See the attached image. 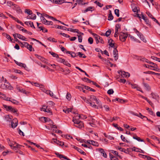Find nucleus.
<instances>
[{
    "label": "nucleus",
    "mask_w": 160,
    "mask_h": 160,
    "mask_svg": "<svg viewBox=\"0 0 160 160\" xmlns=\"http://www.w3.org/2000/svg\"><path fill=\"white\" fill-rule=\"evenodd\" d=\"M3 106L7 111L13 112L17 116L19 114L18 113V110L17 109L13 108L11 106H8L5 104H3Z\"/></svg>",
    "instance_id": "obj_1"
},
{
    "label": "nucleus",
    "mask_w": 160,
    "mask_h": 160,
    "mask_svg": "<svg viewBox=\"0 0 160 160\" xmlns=\"http://www.w3.org/2000/svg\"><path fill=\"white\" fill-rule=\"evenodd\" d=\"M128 36L127 33L121 32L119 34L120 40L123 42H125Z\"/></svg>",
    "instance_id": "obj_2"
},
{
    "label": "nucleus",
    "mask_w": 160,
    "mask_h": 160,
    "mask_svg": "<svg viewBox=\"0 0 160 160\" xmlns=\"http://www.w3.org/2000/svg\"><path fill=\"white\" fill-rule=\"evenodd\" d=\"M20 43L28 49L30 51H34V48H32V45L29 44L28 42H20Z\"/></svg>",
    "instance_id": "obj_3"
},
{
    "label": "nucleus",
    "mask_w": 160,
    "mask_h": 160,
    "mask_svg": "<svg viewBox=\"0 0 160 160\" xmlns=\"http://www.w3.org/2000/svg\"><path fill=\"white\" fill-rule=\"evenodd\" d=\"M0 88L3 89H9L12 90V87L11 86L10 83H7V84L2 83L0 86Z\"/></svg>",
    "instance_id": "obj_4"
},
{
    "label": "nucleus",
    "mask_w": 160,
    "mask_h": 160,
    "mask_svg": "<svg viewBox=\"0 0 160 160\" xmlns=\"http://www.w3.org/2000/svg\"><path fill=\"white\" fill-rule=\"evenodd\" d=\"M18 124V121L17 118H15L11 122V126L12 128H16Z\"/></svg>",
    "instance_id": "obj_5"
},
{
    "label": "nucleus",
    "mask_w": 160,
    "mask_h": 160,
    "mask_svg": "<svg viewBox=\"0 0 160 160\" xmlns=\"http://www.w3.org/2000/svg\"><path fill=\"white\" fill-rule=\"evenodd\" d=\"M52 2L53 3H55L56 4H61L63 3H72V2H62V0H52Z\"/></svg>",
    "instance_id": "obj_6"
},
{
    "label": "nucleus",
    "mask_w": 160,
    "mask_h": 160,
    "mask_svg": "<svg viewBox=\"0 0 160 160\" xmlns=\"http://www.w3.org/2000/svg\"><path fill=\"white\" fill-rule=\"evenodd\" d=\"M55 154L57 157H59L60 159H62V158L66 159L67 160H71L69 158H67V157L63 155L62 154H59V153L55 152Z\"/></svg>",
    "instance_id": "obj_7"
},
{
    "label": "nucleus",
    "mask_w": 160,
    "mask_h": 160,
    "mask_svg": "<svg viewBox=\"0 0 160 160\" xmlns=\"http://www.w3.org/2000/svg\"><path fill=\"white\" fill-rule=\"evenodd\" d=\"M67 30L68 31H70L71 32H76L77 33H78L79 34H82V35L83 34V33L81 32H79V30L77 29H72V28H68L67 29Z\"/></svg>",
    "instance_id": "obj_8"
},
{
    "label": "nucleus",
    "mask_w": 160,
    "mask_h": 160,
    "mask_svg": "<svg viewBox=\"0 0 160 160\" xmlns=\"http://www.w3.org/2000/svg\"><path fill=\"white\" fill-rule=\"evenodd\" d=\"M151 95L153 99L156 100H158L159 98V96L157 93L155 92H152L151 94Z\"/></svg>",
    "instance_id": "obj_9"
},
{
    "label": "nucleus",
    "mask_w": 160,
    "mask_h": 160,
    "mask_svg": "<svg viewBox=\"0 0 160 160\" xmlns=\"http://www.w3.org/2000/svg\"><path fill=\"white\" fill-rule=\"evenodd\" d=\"M14 61L16 64L18 65L19 66L21 67H22L24 68L25 69H26V68H27L26 65L25 64L22 63L20 62H18L15 60H14Z\"/></svg>",
    "instance_id": "obj_10"
},
{
    "label": "nucleus",
    "mask_w": 160,
    "mask_h": 160,
    "mask_svg": "<svg viewBox=\"0 0 160 160\" xmlns=\"http://www.w3.org/2000/svg\"><path fill=\"white\" fill-rule=\"evenodd\" d=\"M5 120L7 122L12 121V117L11 116L10 117L9 115H6L4 116Z\"/></svg>",
    "instance_id": "obj_11"
},
{
    "label": "nucleus",
    "mask_w": 160,
    "mask_h": 160,
    "mask_svg": "<svg viewBox=\"0 0 160 160\" xmlns=\"http://www.w3.org/2000/svg\"><path fill=\"white\" fill-rule=\"evenodd\" d=\"M99 151L102 155L103 156V157L105 158H107V154L105 153V152L104 151L103 149L102 148H99Z\"/></svg>",
    "instance_id": "obj_12"
},
{
    "label": "nucleus",
    "mask_w": 160,
    "mask_h": 160,
    "mask_svg": "<svg viewBox=\"0 0 160 160\" xmlns=\"http://www.w3.org/2000/svg\"><path fill=\"white\" fill-rule=\"evenodd\" d=\"M54 142H56L58 145L60 146H62L64 145V142L58 140L57 139H52Z\"/></svg>",
    "instance_id": "obj_13"
},
{
    "label": "nucleus",
    "mask_w": 160,
    "mask_h": 160,
    "mask_svg": "<svg viewBox=\"0 0 160 160\" xmlns=\"http://www.w3.org/2000/svg\"><path fill=\"white\" fill-rule=\"evenodd\" d=\"M35 56L38 59H40L41 61L44 63H46V60L44 58L42 57L41 56H39L37 54H36Z\"/></svg>",
    "instance_id": "obj_14"
},
{
    "label": "nucleus",
    "mask_w": 160,
    "mask_h": 160,
    "mask_svg": "<svg viewBox=\"0 0 160 160\" xmlns=\"http://www.w3.org/2000/svg\"><path fill=\"white\" fill-rule=\"evenodd\" d=\"M143 84L147 90L148 91H150L151 89V87L148 84L143 82Z\"/></svg>",
    "instance_id": "obj_15"
},
{
    "label": "nucleus",
    "mask_w": 160,
    "mask_h": 160,
    "mask_svg": "<svg viewBox=\"0 0 160 160\" xmlns=\"http://www.w3.org/2000/svg\"><path fill=\"white\" fill-rule=\"evenodd\" d=\"M24 23L25 24H26L27 25H30V27L32 28H35L34 27L32 22L26 21V22H25Z\"/></svg>",
    "instance_id": "obj_16"
},
{
    "label": "nucleus",
    "mask_w": 160,
    "mask_h": 160,
    "mask_svg": "<svg viewBox=\"0 0 160 160\" xmlns=\"http://www.w3.org/2000/svg\"><path fill=\"white\" fill-rule=\"evenodd\" d=\"M66 53L70 54V55H71V57L73 58H74L76 56V54L74 52L66 51Z\"/></svg>",
    "instance_id": "obj_17"
},
{
    "label": "nucleus",
    "mask_w": 160,
    "mask_h": 160,
    "mask_svg": "<svg viewBox=\"0 0 160 160\" xmlns=\"http://www.w3.org/2000/svg\"><path fill=\"white\" fill-rule=\"evenodd\" d=\"M45 92L47 94H49L50 96L54 98V96H53V93L50 90H46Z\"/></svg>",
    "instance_id": "obj_18"
},
{
    "label": "nucleus",
    "mask_w": 160,
    "mask_h": 160,
    "mask_svg": "<svg viewBox=\"0 0 160 160\" xmlns=\"http://www.w3.org/2000/svg\"><path fill=\"white\" fill-rule=\"evenodd\" d=\"M74 126L78 127L79 128H81L83 127V123L82 122H80L79 123L76 125H74Z\"/></svg>",
    "instance_id": "obj_19"
},
{
    "label": "nucleus",
    "mask_w": 160,
    "mask_h": 160,
    "mask_svg": "<svg viewBox=\"0 0 160 160\" xmlns=\"http://www.w3.org/2000/svg\"><path fill=\"white\" fill-rule=\"evenodd\" d=\"M146 109L148 111V112L151 115L154 116H155V113L151 109H150L148 108H147Z\"/></svg>",
    "instance_id": "obj_20"
},
{
    "label": "nucleus",
    "mask_w": 160,
    "mask_h": 160,
    "mask_svg": "<svg viewBox=\"0 0 160 160\" xmlns=\"http://www.w3.org/2000/svg\"><path fill=\"white\" fill-rule=\"evenodd\" d=\"M143 73L145 74H149L157 75L158 73H157L151 71H148L147 72H143Z\"/></svg>",
    "instance_id": "obj_21"
},
{
    "label": "nucleus",
    "mask_w": 160,
    "mask_h": 160,
    "mask_svg": "<svg viewBox=\"0 0 160 160\" xmlns=\"http://www.w3.org/2000/svg\"><path fill=\"white\" fill-rule=\"evenodd\" d=\"M72 108H68L66 110L63 109V111L66 113H68L70 112H72Z\"/></svg>",
    "instance_id": "obj_22"
},
{
    "label": "nucleus",
    "mask_w": 160,
    "mask_h": 160,
    "mask_svg": "<svg viewBox=\"0 0 160 160\" xmlns=\"http://www.w3.org/2000/svg\"><path fill=\"white\" fill-rule=\"evenodd\" d=\"M121 25L119 24H117L115 25V32H118L119 31V29H120Z\"/></svg>",
    "instance_id": "obj_23"
},
{
    "label": "nucleus",
    "mask_w": 160,
    "mask_h": 160,
    "mask_svg": "<svg viewBox=\"0 0 160 160\" xmlns=\"http://www.w3.org/2000/svg\"><path fill=\"white\" fill-rule=\"evenodd\" d=\"M41 118L43 119V120H44L45 122H48L51 121L53 123L52 121L49 118L45 117H42V118Z\"/></svg>",
    "instance_id": "obj_24"
},
{
    "label": "nucleus",
    "mask_w": 160,
    "mask_h": 160,
    "mask_svg": "<svg viewBox=\"0 0 160 160\" xmlns=\"http://www.w3.org/2000/svg\"><path fill=\"white\" fill-rule=\"evenodd\" d=\"M90 143L92 145L95 146H98L99 145V144L97 142L93 140H91V141Z\"/></svg>",
    "instance_id": "obj_25"
},
{
    "label": "nucleus",
    "mask_w": 160,
    "mask_h": 160,
    "mask_svg": "<svg viewBox=\"0 0 160 160\" xmlns=\"http://www.w3.org/2000/svg\"><path fill=\"white\" fill-rule=\"evenodd\" d=\"M50 42H57V40L54 38L49 37L47 39Z\"/></svg>",
    "instance_id": "obj_26"
},
{
    "label": "nucleus",
    "mask_w": 160,
    "mask_h": 160,
    "mask_svg": "<svg viewBox=\"0 0 160 160\" xmlns=\"http://www.w3.org/2000/svg\"><path fill=\"white\" fill-rule=\"evenodd\" d=\"M84 0H76V2L78 4H81L82 5H85V3H84L83 2Z\"/></svg>",
    "instance_id": "obj_27"
},
{
    "label": "nucleus",
    "mask_w": 160,
    "mask_h": 160,
    "mask_svg": "<svg viewBox=\"0 0 160 160\" xmlns=\"http://www.w3.org/2000/svg\"><path fill=\"white\" fill-rule=\"evenodd\" d=\"M2 95L3 96L2 98L4 100L9 101H10V98L6 97L5 95L4 94H2Z\"/></svg>",
    "instance_id": "obj_28"
},
{
    "label": "nucleus",
    "mask_w": 160,
    "mask_h": 160,
    "mask_svg": "<svg viewBox=\"0 0 160 160\" xmlns=\"http://www.w3.org/2000/svg\"><path fill=\"white\" fill-rule=\"evenodd\" d=\"M139 37L140 38V39L142 41L144 42H147L145 38L144 37L143 35L142 34L140 35Z\"/></svg>",
    "instance_id": "obj_29"
},
{
    "label": "nucleus",
    "mask_w": 160,
    "mask_h": 160,
    "mask_svg": "<svg viewBox=\"0 0 160 160\" xmlns=\"http://www.w3.org/2000/svg\"><path fill=\"white\" fill-rule=\"evenodd\" d=\"M133 138L134 139L137 140L138 141L140 142H144V140L143 139H141L140 138L137 136H133Z\"/></svg>",
    "instance_id": "obj_30"
},
{
    "label": "nucleus",
    "mask_w": 160,
    "mask_h": 160,
    "mask_svg": "<svg viewBox=\"0 0 160 160\" xmlns=\"http://www.w3.org/2000/svg\"><path fill=\"white\" fill-rule=\"evenodd\" d=\"M57 28H58V29H62L64 30H66L67 29V28H66V27H65L64 26H59V25L58 26Z\"/></svg>",
    "instance_id": "obj_31"
},
{
    "label": "nucleus",
    "mask_w": 160,
    "mask_h": 160,
    "mask_svg": "<svg viewBox=\"0 0 160 160\" xmlns=\"http://www.w3.org/2000/svg\"><path fill=\"white\" fill-rule=\"evenodd\" d=\"M111 152L115 155H116L119 158H122L121 156H119L118 155V152L117 151L113 150H111Z\"/></svg>",
    "instance_id": "obj_32"
},
{
    "label": "nucleus",
    "mask_w": 160,
    "mask_h": 160,
    "mask_svg": "<svg viewBox=\"0 0 160 160\" xmlns=\"http://www.w3.org/2000/svg\"><path fill=\"white\" fill-rule=\"evenodd\" d=\"M49 53H50L51 55H52L54 57H55L56 58H59L58 55L57 54L54 52L50 51L49 52Z\"/></svg>",
    "instance_id": "obj_33"
},
{
    "label": "nucleus",
    "mask_w": 160,
    "mask_h": 160,
    "mask_svg": "<svg viewBox=\"0 0 160 160\" xmlns=\"http://www.w3.org/2000/svg\"><path fill=\"white\" fill-rule=\"evenodd\" d=\"M13 19L17 22L18 23L20 24L22 26H23V23L22 22L19 21L18 18L14 17Z\"/></svg>",
    "instance_id": "obj_34"
},
{
    "label": "nucleus",
    "mask_w": 160,
    "mask_h": 160,
    "mask_svg": "<svg viewBox=\"0 0 160 160\" xmlns=\"http://www.w3.org/2000/svg\"><path fill=\"white\" fill-rule=\"evenodd\" d=\"M118 73L122 76L123 77H125V72L124 71H118Z\"/></svg>",
    "instance_id": "obj_35"
},
{
    "label": "nucleus",
    "mask_w": 160,
    "mask_h": 160,
    "mask_svg": "<svg viewBox=\"0 0 160 160\" xmlns=\"http://www.w3.org/2000/svg\"><path fill=\"white\" fill-rule=\"evenodd\" d=\"M93 8V7H89L88 8H87L84 11V13H86V12L89 11H91L92 12V10H91V9H92Z\"/></svg>",
    "instance_id": "obj_36"
},
{
    "label": "nucleus",
    "mask_w": 160,
    "mask_h": 160,
    "mask_svg": "<svg viewBox=\"0 0 160 160\" xmlns=\"http://www.w3.org/2000/svg\"><path fill=\"white\" fill-rule=\"evenodd\" d=\"M10 101L15 104H18L19 103V102L18 101L13 99L10 98Z\"/></svg>",
    "instance_id": "obj_37"
},
{
    "label": "nucleus",
    "mask_w": 160,
    "mask_h": 160,
    "mask_svg": "<svg viewBox=\"0 0 160 160\" xmlns=\"http://www.w3.org/2000/svg\"><path fill=\"white\" fill-rule=\"evenodd\" d=\"M25 12L30 15L32 14V11L29 9H26Z\"/></svg>",
    "instance_id": "obj_38"
},
{
    "label": "nucleus",
    "mask_w": 160,
    "mask_h": 160,
    "mask_svg": "<svg viewBox=\"0 0 160 160\" xmlns=\"http://www.w3.org/2000/svg\"><path fill=\"white\" fill-rule=\"evenodd\" d=\"M110 157L111 160H118V159L115 156H113L110 153Z\"/></svg>",
    "instance_id": "obj_39"
},
{
    "label": "nucleus",
    "mask_w": 160,
    "mask_h": 160,
    "mask_svg": "<svg viewBox=\"0 0 160 160\" xmlns=\"http://www.w3.org/2000/svg\"><path fill=\"white\" fill-rule=\"evenodd\" d=\"M16 145L15 146L13 147L12 148V149H13V150H14L15 151L16 150V148H20V147L21 146V145L18 144V143H16Z\"/></svg>",
    "instance_id": "obj_40"
},
{
    "label": "nucleus",
    "mask_w": 160,
    "mask_h": 160,
    "mask_svg": "<svg viewBox=\"0 0 160 160\" xmlns=\"http://www.w3.org/2000/svg\"><path fill=\"white\" fill-rule=\"evenodd\" d=\"M82 79L83 81H85L86 82H88L89 83H90L91 82V81L90 80L87 78H82Z\"/></svg>",
    "instance_id": "obj_41"
},
{
    "label": "nucleus",
    "mask_w": 160,
    "mask_h": 160,
    "mask_svg": "<svg viewBox=\"0 0 160 160\" xmlns=\"http://www.w3.org/2000/svg\"><path fill=\"white\" fill-rule=\"evenodd\" d=\"M121 138L123 141L126 142L127 143L129 142L125 139V137L122 135H121Z\"/></svg>",
    "instance_id": "obj_42"
},
{
    "label": "nucleus",
    "mask_w": 160,
    "mask_h": 160,
    "mask_svg": "<svg viewBox=\"0 0 160 160\" xmlns=\"http://www.w3.org/2000/svg\"><path fill=\"white\" fill-rule=\"evenodd\" d=\"M114 12L115 14L118 17H119V10L118 9H115Z\"/></svg>",
    "instance_id": "obj_43"
},
{
    "label": "nucleus",
    "mask_w": 160,
    "mask_h": 160,
    "mask_svg": "<svg viewBox=\"0 0 160 160\" xmlns=\"http://www.w3.org/2000/svg\"><path fill=\"white\" fill-rule=\"evenodd\" d=\"M94 3L101 8L103 6V5L101 3H100L99 2H98L97 1L94 2Z\"/></svg>",
    "instance_id": "obj_44"
},
{
    "label": "nucleus",
    "mask_w": 160,
    "mask_h": 160,
    "mask_svg": "<svg viewBox=\"0 0 160 160\" xmlns=\"http://www.w3.org/2000/svg\"><path fill=\"white\" fill-rule=\"evenodd\" d=\"M77 151L81 154H82L83 155H86V153L82 150L80 148H78Z\"/></svg>",
    "instance_id": "obj_45"
},
{
    "label": "nucleus",
    "mask_w": 160,
    "mask_h": 160,
    "mask_svg": "<svg viewBox=\"0 0 160 160\" xmlns=\"http://www.w3.org/2000/svg\"><path fill=\"white\" fill-rule=\"evenodd\" d=\"M71 96L70 93H68L66 95V98L69 101L70 100L71 98Z\"/></svg>",
    "instance_id": "obj_46"
},
{
    "label": "nucleus",
    "mask_w": 160,
    "mask_h": 160,
    "mask_svg": "<svg viewBox=\"0 0 160 160\" xmlns=\"http://www.w3.org/2000/svg\"><path fill=\"white\" fill-rule=\"evenodd\" d=\"M6 37L8 40H9L10 41L12 42V39L9 35L6 34Z\"/></svg>",
    "instance_id": "obj_47"
},
{
    "label": "nucleus",
    "mask_w": 160,
    "mask_h": 160,
    "mask_svg": "<svg viewBox=\"0 0 160 160\" xmlns=\"http://www.w3.org/2000/svg\"><path fill=\"white\" fill-rule=\"evenodd\" d=\"M148 63L151 64L153 65V66H152V67H153L154 68H156V67L157 66V64L154 63L153 62H150V61H149L148 60Z\"/></svg>",
    "instance_id": "obj_48"
},
{
    "label": "nucleus",
    "mask_w": 160,
    "mask_h": 160,
    "mask_svg": "<svg viewBox=\"0 0 160 160\" xmlns=\"http://www.w3.org/2000/svg\"><path fill=\"white\" fill-rule=\"evenodd\" d=\"M88 41L90 44H92L93 42V40L92 38L89 37L88 39Z\"/></svg>",
    "instance_id": "obj_49"
},
{
    "label": "nucleus",
    "mask_w": 160,
    "mask_h": 160,
    "mask_svg": "<svg viewBox=\"0 0 160 160\" xmlns=\"http://www.w3.org/2000/svg\"><path fill=\"white\" fill-rule=\"evenodd\" d=\"M14 72L15 73H19L21 75L23 74V73L18 70H15Z\"/></svg>",
    "instance_id": "obj_50"
},
{
    "label": "nucleus",
    "mask_w": 160,
    "mask_h": 160,
    "mask_svg": "<svg viewBox=\"0 0 160 160\" xmlns=\"http://www.w3.org/2000/svg\"><path fill=\"white\" fill-rule=\"evenodd\" d=\"M30 15H31V19L35 20L36 19V16L35 14H32H32H30Z\"/></svg>",
    "instance_id": "obj_51"
},
{
    "label": "nucleus",
    "mask_w": 160,
    "mask_h": 160,
    "mask_svg": "<svg viewBox=\"0 0 160 160\" xmlns=\"http://www.w3.org/2000/svg\"><path fill=\"white\" fill-rule=\"evenodd\" d=\"M114 92V91L112 89H110L107 91V93L109 94H112Z\"/></svg>",
    "instance_id": "obj_52"
},
{
    "label": "nucleus",
    "mask_w": 160,
    "mask_h": 160,
    "mask_svg": "<svg viewBox=\"0 0 160 160\" xmlns=\"http://www.w3.org/2000/svg\"><path fill=\"white\" fill-rule=\"evenodd\" d=\"M113 16H112V14H111V15H109L108 19V20L111 21L113 19Z\"/></svg>",
    "instance_id": "obj_53"
},
{
    "label": "nucleus",
    "mask_w": 160,
    "mask_h": 160,
    "mask_svg": "<svg viewBox=\"0 0 160 160\" xmlns=\"http://www.w3.org/2000/svg\"><path fill=\"white\" fill-rule=\"evenodd\" d=\"M111 31L110 30H108L106 31L105 33V36L107 37H108L111 33Z\"/></svg>",
    "instance_id": "obj_54"
},
{
    "label": "nucleus",
    "mask_w": 160,
    "mask_h": 160,
    "mask_svg": "<svg viewBox=\"0 0 160 160\" xmlns=\"http://www.w3.org/2000/svg\"><path fill=\"white\" fill-rule=\"evenodd\" d=\"M91 101H95L96 99H97L96 97L94 95H92L90 96Z\"/></svg>",
    "instance_id": "obj_55"
},
{
    "label": "nucleus",
    "mask_w": 160,
    "mask_h": 160,
    "mask_svg": "<svg viewBox=\"0 0 160 160\" xmlns=\"http://www.w3.org/2000/svg\"><path fill=\"white\" fill-rule=\"evenodd\" d=\"M139 148H136L135 147H134L132 148V151H134L135 152H139Z\"/></svg>",
    "instance_id": "obj_56"
},
{
    "label": "nucleus",
    "mask_w": 160,
    "mask_h": 160,
    "mask_svg": "<svg viewBox=\"0 0 160 160\" xmlns=\"http://www.w3.org/2000/svg\"><path fill=\"white\" fill-rule=\"evenodd\" d=\"M59 47L61 48V50L62 52H65L66 53V51H67V50H66V49L64 47H62L61 45H59Z\"/></svg>",
    "instance_id": "obj_57"
},
{
    "label": "nucleus",
    "mask_w": 160,
    "mask_h": 160,
    "mask_svg": "<svg viewBox=\"0 0 160 160\" xmlns=\"http://www.w3.org/2000/svg\"><path fill=\"white\" fill-rule=\"evenodd\" d=\"M17 37L18 38L22 40V39H23V38H24V37L22 35L19 34H17Z\"/></svg>",
    "instance_id": "obj_58"
},
{
    "label": "nucleus",
    "mask_w": 160,
    "mask_h": 160,
    "mask_svg": "<svg viewBox=\"0 0 160 160\" xmlns=\"http://www.w3.org/2000/svg\"><path fill=\"white\" fill-rule=\"evenodd\" d=\"M72 121L74 123V125H75V124H78V123H79L80 122H80L78 120H77V119H73L72 120Z\"/></svg>",
    "instance_id": "obj_59"
},
{
    "label": "nucleus",
    "mask_w": 160,
    "mask_h": 160,
    "mask_svg": "<svg viewBox=\"0 0 160 160\" xmlns=\"http://www.w3.org/2000/svg\"><path fill=\"white\" fill-rule=\"evenodd\" d=\"M128 38H130L131 40L134 41H135V40H136V38H135L133 36L130 35V34L128 35Z\"/></svg>",
    "instance_id": "obj_60"
},
{
    "label": "nucleus",
    "mask_w": 160,
    "mask_h": 160,
    "mask_svg": "<svg viewBox=\"0 0 160 160\" xmlns=\"http://www.w3.org/2000/svg\"><path fill=\"white\" fill-rule=\"evenodd\" d=\"M78 42H82V37L81 35H78Z\"/></svg>",
    "instance_id": "obj_61"
},
{
    "label": "nucleus",
    "mask_w": 160,
    "mask_h": 160,
    "mask_svg": "<svg viewBox=\"0 0 160 160\" xmlns=\"http://www.w3.org/2000/svg\"><path fill=\"white\" fill-rule=\"evenodd\" d=\"M20 29L22 31L24 32H26V33L28 32V31L27 30L25 29H24L22 27H21L20 26Z\"/></svg>",
    "instance_id": "obj_62"
},
{
    "label": "nucleus",
    "mask_w": 160,
    "mask_h": 160,
    "mask_svg": "<svg viewBox=\"0 0 160 160\" xmlns=\"http://www.w3.org/2000/svg\"><path fill=\"white\" fill-rule=\"evenodd\" d=\"M60 34L62 35L64 37H65L69 38L70 37V36L69 35L67 34H65V33H60Z\"/></svg>",
    "instance_id": "obj_63"
},
{
    "label": "nucleus",
    "mask_w": 160,
    "mask_h": 160,
    "mask_svg": "<svg viewBox=\"0 0 160 160\" xmlns=\"http://www.w3.org/2000/svg\"><path fill=\"white\" fill-rule=\"evenodd\" d=\"M17 13H22V12L21 9L19 7H18V9H17L16 10Z\"/></svg>",
    "instance_id": "obj_64"
}]
</instances>
